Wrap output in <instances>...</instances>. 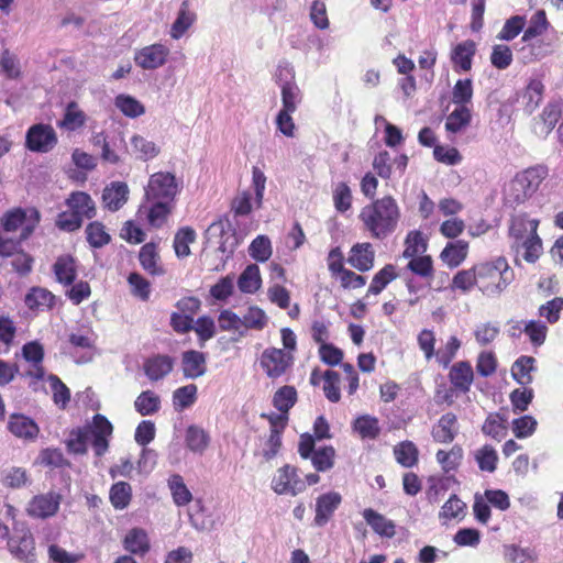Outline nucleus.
Wrapping results in <instances>:
<instances>
[{"label":"nucleus","mask_w":563,"mask_h":563,"mask_svg":"<svg viewBox=\"0 0 563 563\" xmlns=\"http://www.w3.org/2000/svg\"><path fill=\"white\" fill-rule=\"evenodd\" d=\"M514 279L515 272L507 258L497 256L456 272L451 282V289L464 295L477 289L486 297L496 298L507 289Z\"/></svg>","instance_id":"f257e3e1"},{"label":"nucleus","mask_w":563,"mask_h":563,"mask_svg":"<svg viewBox=\"0 0 563 563\" xmlns=\"http://www.w3.org/2000/svg\"><path fill=\"white\" fill-rule=\"evenodd\" d=\"M401 210L391 195L373 199L361 208L358 221L371 239L383 241L393 235L400 222Z\"/></svg>","instance_id":"f03ea898"},{"label":"nucleus","mask_w":563,"mask_h":563,"mask_svg":"<svg viewBox=\"0 0 563 563\" xmlns=\"http://www.w3.org/2000/svg\"><path fill=\"white\" fill-rule=\"evenodd\" d=\"M33 218H27L26 211L16 208L5 212L1 218L0 228V256L8 257L19 250L34 231L38 222L37 211H32Z\"/></svg>","instance_id":"7ed1b4c3"},{"label":"nucleus","mask_w":563,"mask_h":563,"mask_svg":"<svg viewBox=\"0 0 563 563\" xmlns=\"http://www.w3.org/2000/svg\"><path fill=\"white\" fill-rule=\"evenodd\" d=\"M113 427L102 415L93 417L92 424L84 430L74 431L67 442L68 450L76 454L87 452L90 442L97 456H102L109 446V438L112 435Z\"/></svg>","instance_id":"20e7f679"},{"label":"nucleus","mask_w":563,"mask_h":563,"mask_svg":"<svg viewBox=\"0 0 563 563\" xmlns=\"http://www.w3.org/2000/svg\"><path fill=\"white\" fill-rule=\"evenodd\" d=\"M548 176V168L542 165L528 167L517 173L505 188V200L517 207L528 201Z\"/></svg>","instance_id":"39448f33"},{"label":"nucleus","mask_w":563,"mask_h":563,"mask_svg":"<svg viewBox=\"0 0 563 563\" xmlns=\"http://www.w3.org/2000/svg\"><path fill=\"white\" fill-rule=\"evenodd\" d=\"M180 189L181 187L174 174L169 172H157L150 176L144 191L147 201L176 203V198Z\"/></svg>","instance_id":"423d86ee"},{"label":"nucleus","mask_w":563,"mask_h":563,"mask_svg":"<svg viewBox=\"0 0 563 563\" xmlns=\"http://www.w3.org/2000/svg\"><path fill=\"white\" fill-rule=\"evenodd\" d=\"M328 269L332 277L340 282L343 289H357L366 284V277L345 268L344 257L340 247H333L328 254Z\"/></svg>","instance_id":"0eeeda50"},{"label":"nucleus","mask_w":563,"mask_h":563,"mask_svg":"<svg viewBox=\"0 0 563 563\" xmlns=\"http://www.w3.org/2000/svg\"><path fill=\"white\" fill-rule=\"evenodd\" d=\"M294 362V354L277 347L265 349L260 357L262 369L272 379H277L285 375L291 368Z\"/></svg>","instance_id":"6e6552de"},{"label":"nucleus","mask_w":563,"mask_h":563,"mask_svg":"<svg viewBox=\"0 0 563 563\" xmlns=\"http://www.w3.org/2000/svg\"><path fill=\"white\" fill-rule=\"evenodd\" d=\"M272 489L278 495L296 496L306 489V484L298 474V468L290 464L279 467L272 479Z\"/></svg>","instance_id":"1a4fd4ad"},{"label":"nucleus","mask_w":563,"mask_h":563,"mask_svg":"<svg viewBox=\"0 0 563 563\" xmlns=\"http://www.w3.org/2000/svg\"><path fill=\"white\" fill-rule=\"evenodd\" d=\"M69 354L78 364L87 363L92 360L96 335L88 329H79L71 332L68 338Z\"/></svg>","instance_id":"9d476101"},{"label":"nucleus","mask_w":563,"mask_h":563,"mask_svg":"<svg viewBox=\"0 0 563 563\" xmlns=\"http://www.w3.org/2000/svg\"><path fill=\"white\" fill-rule=\"evenodd\" d=\"M57 144V135L49 124L38 123L32 125L25 136V146L31 152L47 153Z\"/></svg>","instance_id":"9b49d317"},{"label":"nucleus","mask_w":563,"mask_h":563,"mask_svg":"<svg viewBox=\"0 0 563 563\" xmlns=\"http://www.w3.org/2000/svg\"><path fill=\"white\" fill-rule=\"evenodd\" d=\"M276 81H283L282 88V103L284 110L296 111L297 104L301 101L300 89L294 80L291 70L287 67H279L276 74Z\"/></svg>","instance_id":"f8f14e48"},{"label":"nucleus","mask_w":563,"mask_h":563,"mask_svg":"<svg viewBox=\"0 0 563 563\" xmlns=\"http://www.w3.org/2000/svg\"><path fill=\"white\" fill-rule=\"evenodd\" d=\"M459 420L454 412L443 413L431 428V437L435 443L450 444L459 434Z\"/></svg>","instance_id":"ddd939ff"},{"label":"nucleus","mask_w":563,"mask_h":563,"mask_svg":"<svg viewBox=\"0 0 563 563\" xmlns=\"http://www.w3.org/2000/svg\"><path fill=\"white\" fill-rule=\"evenodd\" d=\"M540 221L529 218L526 212H518L510 216L508 235L511 243L529 238V234L538 233Z\"/></svg>","instance_id":"4468645a"},{"label":"nucleus","mask_w":563,"mask_h":563,"mask_svg":"<svg viewBox=\"0 0 563 563\" xmlns=\"http://www.w3.org/2000/svg\"><path fill=\"white\" fill-rule=\"evenodd\" d=\"M60 505V496L55 493L37 495L27 506V514L34 518H48L54 516Z\"/></svg>","instance_id":"2eb2a0df"},{"label":"nucleus","mask_w":563,"mask_h":563,"mask_svg":"<svg viewBox=\"0 0 563 563\" xmlns=\"http://www.w3.org/2000/svg\"><path fill=\"white\" fill-rule=\"evenodd\" d=\"M347 263L358 272H368L374 267L375 251L369 242L354 244L347 257Z\"/></svg>","instance_id":"dca6fc26"},{"label":"nucleus","mask_w":563,"mask_h":563,"mask_svg":"<svg viewBox=\"0 0 563 563\" xmlns=\"http://www.w3.org/2000/svg\"><path fill=\"white\" fill-rule=\"evenodd\" d=\"M10 552L20 561L34 563V539L29 531L13 534L8 542Z\"/></svg>","instance_id":"f3484780"},{"label":"nucleus","mask_w":563,"mask_h":563,"mask_svg":"<svg viewBox=\"0 0 563 563\" xmlns=\"http://www.w3.org/2000/svg\"><path fill=\"white\" fill-rule=\"evenodd\" d=\"M448 377L457 391L466 394L474 382V371L468 361H459L451 366Z\"/></svg>","instance_id":"a211bd4d"},{"label":"nucleus","mask_w":563,"mask_h":563,"mask_svg":"<svg viewBox=\"0 0 563 563\" xmlns=\"http://www.w3.org/2000/svg\"><path fill=\"white\" fill-rule=\"evenodd\" d=\"M129 187L122 181H112L102 191V206L114 212L123 207L129 198Z\"/></svg>","instance_id":"6ab92c4d"},{"label":"nucleus","mask_w":563,"mask_h":563,"mask_svg":"<svg viewBox=\"0 0 563 563\" xmlns=\"http://www.w3.org/2000/svg\"><path fill=\"white\" fill-rule=\"evenodd\" d=\"M341 503L342 496L336 492H329L320 495L316 500V525H325L331 519Z\"/></svg>","instance_id":"aec40b11"},{"label":"nucleus","mask_w":563,"mask_h":563,"mask_svg":"<svg viewBox=\"0 0 563 563\" xmlns=\"http://www.w3.org/2000/svg\"><path fill=\"white\" fill-rule=\"evenodd\" d=\"M8 429L16 438L25 441H34L40 432V428L36 422L30 417L21 413H13L10 416Z\"/></svg>","instance_id":"412c9836"},{"label":"nucleus","mask_w":563,"mask_h":563,"mask_svg":"<svg viewBox=\"0 0 563 563\" xmlns=\"http://www.w3.org/2000/svg\"><path fill=\"white\" fill-rule=\"evenodd\" d=\"M174 368V358L165 354L150 356L143 363V372L151 380H159Z\"/></svg>","instance_id":"4be33fe9"},{"label":"nucleus","mask_w":563,"mask_h":563,"mask_svg":"<svg viewBox=\"0 0 563 563\" xmlns=\"http://www.w3.org/2000/svg\"><path fill=\"white\" fill-rule=\"evenodd\" d=\"M181 369L187 378L201 377L207 372L206 354L196 350L185 351L181 355Z\"/></svg>","instance_id":"5701e85b"},{"label":"nucleus","mask_w":563,"mask_h":563,"mask_svg":"<svg viewBox=\"0 0 563 563\" xmlns=\"http://www.w3.org/2000/svg\"><path fill=\"white\" fill-rule=\"evenodd\" d=\"M470 244L465 240L449 242L440 253V260L449 267H459L468 255Z\"/></svg>","instance_id":"b1692460"},{"label":"nucleus","mask_w":563,"mask_h":563,"mask_svg":"<svg viewBox=\"0 0 563 563\" xmlns=\"http://www.w3.org/2000/svg\"><path fill=\"white\" fill-rule=\"evenodd\" d=\"M365 522L372 530L380 537L393 538L396 534V525L393 520L377 512L372 508H366L362 512Z\"/></svg>","instance_id":"393cba45"},{"label":"nucleus","mask_w":563,"mask_h":563,"mask_svg":"<svg viewBox=\"0 0 563 563\" xmlns=\"http://www.w3.org/2000/svg\"><path fill=\"white\" fill-rule=\"evenodd\" d=\"M476 44L472 40L459 43L451 53V62L455 70L468 71L472 68Z\"/></svg>","instance_id":"a878e982"},{"label":"nucleus","mask_w":563,"mask_h":563,"mask_svg":"<svg viewBox=\"0 0 563 563\" xmlns=\"http://www.w3.org/2000/svg\"><path fill=\"white\" fill-rule=\"evenodd\" d=\"M511 247L516 252L522 251V258L530 264H534L543 254V243L538 233L511 243Z\"/></svg>","instance_id":"bb28decb"},{"label":"nucleus","mask_w":563,"mask_h":563,"mask_svg":"<svg viewBox=\"0 0 563 563\" xmlns=\"http://www.w3.org/2000/svg\"><path fill=\"white\" fill-rule=\"evenodd\" d=\"M150 207L146 212V220L151 228L161 229L167 224L169 217L176 208V203L164 201H147Z\"/></svg>","instance_id":"cd10ccee"},{"label":"nucleus","mask_w":563,"mask_h":563,"mask_svg":"<svg viewBox=\"0 0 563 563\" xmlns=\"http://www.w3.org/2000/svg\"><path fill=\"white\" fill-rule=\"evenodd\" d=\"M562 117V103L560 101H550L539 115V133L548 136Z\"/></svg>","instance_id":"c85d7f7f"},{"label":"nucleus","mask_w":563,"mask_h":563,"mask_svg":"<svg viewBox=\"0 0 563 563\" xmlns=\"http://www.w3.org/2000/svg\"><path fill=\"white\" fill-rule=\"evenodd\" d=\"M53 272L56 280L65 286H70L77 276L76 261L70 255H62L57 257L53 265Z\"/></svg>","instance_id":"c756f323"},{"label":"nucleus","mask_w":563,"mask_h":563,"mask_svg":"<svg viewBox=\"0 0 563 563\" xmlns=\"http://www.w3.org/2000/svg\"><path fill=\"white\" fill-rule=\"evenodd\" d=\"M66 205L84 219H92L96 216L95 201L87 192H73L66 200Z\"/></svg>","instance_id":"7c9ffc66"},{"label":"nucleus","mask_w":563,"mask_h":563,"mask_svg":"<svg viewBox=\"0 0 563 563\" xmlns=\"http://www.w3.org/2000/svg\"><path fill=\"white\" fill-rule=\"evenodd\" d=\"M22 354L27 362L33 364V369L27 374L36 379H43L45 375L44 368L41 365L44 357L43 346L37 342H29L23 345Z\"/></svg>","instance_id":"2f4dec72"},{"label":"nucleus","mask_w":563,"mask_h":563,"mask_svg":"<svg viewBox=\"0 0 563 563\" xmlns=\"http://www.w3.org/2000/svg\"><path fill=\"white\" fill-rule=\"evenodd\" d=\"M393 451L395 460L402 467L411 468L419 462V450L412 441H401L394 446Z\"/></svg>","instance_id":"473e14b6"},{"label":"nucleus","mask_w":563,"mask_h":563,"mask_svg":"<svg viewBox=\"0 0 563 563\" xmlns=\"http://www.w3.org/2000/svg\"><path fill=\"white\" fill-rule=\"evenodd\" d=\"M408 260L407 269L421 279L427 280L431 286L435 274L431 255H418L416 257H409Z\"/></svg>","instance_id":"72a5a7b5"},{"label":"nucleus","mask_w":563,"mask_h":563,"mask_svg":"<svg viewBox=\"0 0 563 563\" xmlns=\"http://www.w3.org/2000/svg\"><path fill=\"white\" fill-rule=\"evenodd\" d=\"M482 432L496 441H501L508 432L507 419L499 412L489 413L482 426Z\"/></svg>","instance_id":"f704fd0d"},{"label":"nucleus","mask_w":563,"mask_h":563,"mask_svg":"<svg viewBox=\"0 0 563 563\" xmlns=\"http://www.w3.org/2000/svg\"><path fill=\"white\" fill-rule=\"evenodd\" d=\"M397 277L398 273L396 266L393 264H386L373 276L366 295H379Z\"/></svg>","instance_id":"c9c22d12"},{"label":"nucleus","mask_w":563,"mask_h":563,"mask_svg":"<svg viewBox=\"0 0 563 563\" xmlns=\"http://www.w3.org/2000/svg\"><path fill=\"white\" fill-rule=\"evenodd\" d=\"M466 504L462 501V499L453 494L450 498L444 503L439 511V519L443 523H448L452 520H462L465 517Z\"/></svg>","instance_id":"e433bc0d"},{"label":"nucleus","mask_w":563,"mask_h":563,"mask_svg":"<svg viewBox=\"0 0 563 563\" xmlns=\"http://www.w3.org/2000/svg\"><path fill=\"white\" fill-rule=\"evenodd\" d=\"M536 358L528 355H522L516 360L511 367V375L514 379L522 385L527 386L532 383L531 373L536 369Z\"/></svg>","instance_id":"4c0bfd02"},{"label":"nucleus","mask_w":563,"mask_h":563,"mask_svg":"<svg viewBox=\"0 0 563 563\" xmlns=\"http://www.w3.org/2000/svg\"><path fill=\"white\" fill-rule=\"evenodd\" d=\"M262 285L260 268L256 264H250L245 267L238 279L239 289L245 294L256 292Z\"/></svg>","instance_id":"58836bf2"},{"label":"nucleus","mask_w":563,"mask_h":563,"mask_svg":"<svg viewBox=\"0 0 563 563\" xmlns=\"http://www.w3.org/2000/svg\"><path fill=\"white\" fill-rule=\"evenodd\" d=\"M169 48L163 44H153L143 47V68L155 69L165 64Z\"/></svg>","instance_id":"ea45409f"},{"label":"nucleus","mask_w":563,"mask_h":563,"mask_svg":"<svg viewBox=\"0 0 563 563\" xmlns=\"http://www.w3.org/2000/svg\"><path fill=\"white\" fill-rule=\"evenodd\" d=\"M196 14L190 12L188 1H184L180 5L178 15L170 29V36L175 40L180 38L186 31L194 24Z\"/></svg>","instance_id":"a19ab883"},{"label":"nucleus","mask_w":563,"mask_h":563,"mask_svg":"<svg viewBox=\"0 0 563 563\" xmlns=\"http://www.w3.org/2000/svg\"><path fill=\"white\" fill-rule=\"evenodd\" d=\"M298 394L294 386L284 385L279 387L273 396V406L279 411L288 413L296 405Z\"/></svg>","instance_id":"79ce46f5"},{"label":"nucleus","mask_w":563,"mask_h":563,"mask_svg":"<svg viewBox=\"0 0 563 563\" xmlns=\"http://www.w3.org/2000/svg\"><path fill=\"white\" fill-rule=\"evenodd\" d=\"M55 296L47 289L33 287L25 296V305L34 309H49L54 306Z\"/></svg>","instance_id":"37998d69"},{"label":"nucleus","mask_w":563,"mask_h":563,"mask_svg":"<svg viewBox=\"0 0 563 563\" xmlns=\"http://www.w3.org/2000/svg\"><path fill=\"white\" fill-rule=\"evenodd\" d=\"M353 429L362 439H376L380 433L379 421L369 415H363L355 419Z\"/></svg>","instance_id":"c03bdc74"},{"label":"nucleus","mask_w":563,"mask_h":563,"mask_svg":"<svg viewBox=\"0 0 563 563\" xmlns=\"http://www.w3.org/2000/svg\"><path fill=\"white\" fill-rule=\"evenodd\" d=\"M198 388L195 384H188L174 390L173 406L178 412L191 407L197 401Z\"/></svg>","instance_id":"a18cd8bd"},{"label":"nucleus","mask_w":563,"mask_h":563,"mask_svg":"<svg viewBox=\"0 0 563 563\" xmlns=\"http://www.w3.org/2000/svg\"><path fill=\"white\" fill-rule=\"evenodd\" d=\"M1 478L4 486L14 489L25 487L31 483L27 471L18 466L4 468L1 473Z\"/></svg>","instance_id":"49530a36"},{"label":"nucleus","mask_w":563,"mask_h":563,"mask_svg":"<svg viewBox=\"0 0 563 563\" xmlns=\"http://www.w3.org/2000/svg\"><path fill=\"white\" fill-rule=\"evenodd\" d=\"M332 200L339 213L343 214L351 210L353 195L350 186L345 181H340L335 185L332 191Z\"/></svg>","instance_id":"de8ad7c7"},{"label":"nucleus","mask_w":563,"mask_h":563,"mask_svg":"<svg viewBox=\"0 0 563 563\" xmlns=\"http://www.w3.org/2000/svg\"><path fill=\"white\" fill-rule=\"evenodd\" d=\"M472 114L468 107H456L445 121V130L451 133H457L471 123Z\"/></svg>","instance_id":"09e8293b"},{"label":"nucleus","mask_w":563,"mask_h":563,"mask_svg":"<svg viewBox=\"0 0 563 563\" xmlns=\"http://www.w3.org/2000/svg\"><path fill=\"white\" fill-rule=\"evenodd\" d=\"M428 243L423 238L422 232L415 230L410 231L405 239V249L402 251V257H416L423 255L427 251Z\"/></svg>","instance_id":"8fccbe9b"},{"label":"nucleus","mask_w":563,"mask_h":563,"mask_svg":"<svg viewBox=\"0 0 563 563\" xmlns=\"http://www.w3.org/2000/svg\"><path fill=\"white\" fill-rule=\"evenodd\" d=\"M85 232L87 242L93 249L103 247L111 241V236L106 231V227L99 221L90 222L86 227Z\"/></svg>","instance_id":"3c124183"},{"label":"nucleus","mask_w":563,"mask_h":563,"mask_svg":"<svg viewBox=\"0 0 563 563\" xmlns=\"http://www.w3.org/2000/svg\"><path fill=\"white\" fill-rule=\"evenodd\" d=\"M463 457V450L460 445H453L449 451L439 450L435 454L437 462L445 473L454 471Z\"/></svg>","instance_id":"603ef678"},{"label":"nucleus","mask_w":563,"mask_h":563,"mask_svg":"<svg viewBox=\"0 0 563 563\" xmlns=\"http://www.w3.org/2000/svg\"><path fill=\"white\" fill-rule=\"evenodd\" d=\"M208 433L197 426H189L186 430V444L192 452L202 453L209 445Z\"/></svg>","instance_id":"864d4df0"},{"label":"nucleus","mask_w":563,"mask_h":563,"mask_svg":"<svg viewBox=\"0 0 563 563\" xmlns=\"http://www.w3.org/2000/svg\"><path fill=\"white\" fill-rule=\"evenodd\" d=\"M168 486L172 492L174 503L177 506H186L191 501L192 495L179 474H174L169 477Z\"/></svg>","instance_id":"5fc2aeb1"},{"label":"nucleus","mask_w":563,"mask_h":563,"mask_svg":"<svg viewBox=\"0 0 563 563\" xmlns=\"http://www.w3.org/2000/svg\"><path fill=\"white\" fill-rule=\"evenodd\" d=\"M250 256L261 263L268 261L273 254L272 243L267 235L256 236L249 246Z\"/></svg>","instance_id":"6e6d98bb"},{"label":"nucleus","mask_w":563,"mask_h":563,"mask_svg":"<svg viewBox=\"0 0 563 563\" xmlns=\"http://www.w3.org/2000/svg\"><path fill=\"white\" fill-rule=\"evenodd\" d=\"M310 460L317 472H327L334 466L335 450L331 445H324L316 450Z\"/></svg>","instance_id":"4d7b16f0"},{"label":"nucleus","mask_w":563,"mask_h":563,"mask_svg":"<svg viewBox=\"0 0 563 563\" xmlns=\"http://www.w3.org/2000/svg\"><path fill=\"white\" fill-rule=\"evenodd\" d=\"M544 85L540 79H531L523 92V98L527 100L526 110L529 112L534 111L543 99Z\"/></svg>","instance_id":"13d9d810"},{"label":"nucleus","mask_w":563,"mask_h":563,"mask_svg":"<svg viewBox=\"0 0 563 563\" xmlns=\"http://www.w3.org/2000/svg\"><path fill=\"white\" fill-rule=\"evenodd\" d=\"M473 98V82L470 78L459 79L452 90V102L456 107H468Z\"/></svg>","instance_id":"bf43d9fd"},{"label":"nucleus","mask_w":563,"mask_h":563,"mask_svg":"<svg viewBox=\"0 0 563 563\" xmlns=\"http://www.w3.org/2000/svg\"><path fill=\"white\" fill-rule=\"evenodd\" d=\"M196 240V232L190 227L180 228L175 234L174 249L178 257H186L190 254L189 245Z\"/></svg>","instance_id":"052dcab7"},{"label":"nucleus","mask_w":563,"mask_h":563,"mask_svg":"<svg viewBox=\"0 0 563 563\" xmlns=\"http://www.w3.org/2000/svg\"><path fill=\"white\" fill-rule=\"evenodd\" d=\"M143 268L152 276H161L165 274V269L159 263V256L154 243L143 245Z\"/></svg>","instance_id":"680f3d73"},{"label":"nucleus","mask_w":563,"mask_h":563,"mask_svg":"<svg viewBox=\"0 0 563 563\" xmlns=\"http://www.w3.org/2000/svg\"><path fill=\"white\" fill-rule=\"evenodd\" d=\"M475 460L478 468L483 472L493 473L497 468L498 455L496 450L489 444H485L476 451Z\"/></svg>","instance_id":"e2e57ef3"},{"label":"nucleus","mask_w":563,"mask_h":563,"mask_svg":"<svg viewBox=\"0 0 563 563\" xmlns=\"http://www.w3.org/2000/svg\"><path fill=\"white\" fill-rule=\"evenodd\" d=\"M86 122V114L79 109L78 104L74 101L69 102L66 107L64 119L60 126L69 131H75L81 128Z\"/></svg>","instance_id":"0e129e2a"},{"label":"nucleus","mask_w":563,"mask_h":563,"mask_svg":"<svg viewBox=\"0 0 563 563\" xmlns=\"http://www.w3.org/2000/svg\"><path fill=\"white\" fill-rule=\"evenodd\" d=\"M241 319L243 327L257 331L263 330L267 325L268 321L265 311L257 306L249 307L247 311Z\"/></svg>","instance_id":"69168bd1"},{"label":"nucleus","mask_w":563,"mask_h":563,"mask_svg":"<svg viewBox=\"0 0 563 563\" xmlns=\"http://www.w3.org/2000/svg\"><path fill=\"white\" fill-rule=\"evenodd\" d=\"M562 311L563 297H554L539 307L538 314L549 323L554 324L560 320Z\"/></svg>","instance_id":"338daca9"},{"label":"nucleus","mask_w":563,"mask_h":563,"mask_svg":"<svg viewBox=\"0 0 563 563\" xmlns=\"http://www.w3.org/2000/svg\"><path fill=\"white\" fill-rule=\"evenodd\" d=\"M505 554L509 563H536L538 559L534 550L515 544L506 547Z\"/></svg>","instance_id":"774afa93"}]
</instances>
